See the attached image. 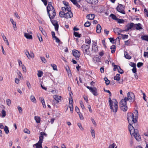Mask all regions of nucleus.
I'll list each match as a JSON object with an SVG mask.
<instances>
[{
  "mask_svg": "<svg viewBox=\"0 0 148 148\" xmlns=\"http://www.w3.org/2000/svg\"><path fill=\"white\" fill-rule=\"evenodd\" d=\"M51 66L52 67L53 69L54 70H57V66L54 64H51Z\"/></svg>",
  "mask_w": 148,
  "mask_h": 148,
  "instance_id": "nucleus-47",
  "label": "nucleus"
},
{
  "mask_svg": "<svg viewBox=\"0 0 148 148\" xmlns=\"http://www.w3.org/2000/svg\"><path fill=\"white\" fill-rule=\"evenodd\" d=\"M125 7L124 5L119 3L118 5L116 7V10L118 12L121 13L125 14V13L124 11Z\"/></svg>",
  "mask_w": 148,
  "mask_h": 148,
  "instance_id": "nucleus-5",
  "label": "nucleus"
},
{
  "mask_svg": "<svg viewBox=\"0 0 148 148\" xmlns=\"http://www.w3.org/2000/svg\"><path fill=\"white\" fill-rule=\"evenodd\" d=\"M134 24L132 23L130 24H128L125 27L126 29L124 30L125 31L127 32L130 29L134 27Z\"/></svg>",
  "mask_w": 148,
  "mask_h": 148,
  "instance_id": "nucleus-10",
  "label": "nucleus"
},
{
  "mask_svg": "<svg viewBox=\"0 0 148 148\" xmlns=\"http://www.w3.org/2000/svg\"><path fill=\"white\" fill-rule=\"evenodd\" d=\"M4 131L6 134H8L9 132L8 128L7 126H5L4 128Z\"/></svg>",
  "mask_w": 148,
  "mask_h": 148,
  "instance_id": "nucleus-35",
  "label": "nucleus"
},
{
  "mask_svg": "<svg viewBox=\"0 0 148 148\" xmlns=\"http://www.w3.org/2000/svg\"><path fill=\"white\" fill-rule=\"evenodd\" d=\"M134 27H136V29L137 30H140L143 29L142 27V25L140 23L134 24Z\"/></svg>",
  "mask_w": 148,
  "mask_h": 148,
  "instance_id": "nucleus-18",
  "label": "nucleus"
},
{
  "mask_svg": "<svg viewBox=\"0 0 148 148\" xmlns=\"http://www.w3.org/2000/svg\"><path fill=\"white\" fill-rule=\"evenodd\" d=\"M25 54L26 55V56H27V58H29V55L30 53H29V51L27 50H26L25 51Z\"/></svg>",
  "mask_w": 148,
  "mask_h": 148,
  "instance_id": "nucleus-49",
  "label": "nucleus"
},
{
  "mask_svg": "<svg viewBox=\"0 0 148 148\" xmlns=\"http://www.w3.org/2000/svg\"><path fill=\"white\" fill-rule=\"evenodd\" d=\"M127 98L130 102H134L135 99V98L134 94L131 92H128L127 94Z\"/></svg>",
  "mask_w": 148,
  "mask_h": 148,
  "instance_id": "nucleus-4",
  "label": "nucleus"
},
{
  "mask_svg": "<svg viewBox=\"0 0 148 148\" xmlns=\"http://www.w3.org/2000/svg\"><path fill=\"white\" fill-rule=\"evenodd\" d=\"M120 28H115L114 29V33H116L120 32Z\"/></svg>",
  "mask_w": 148,
  "mask_h": 148,
  "instance_id": "nucleus-43",
  "label": "nucleus"
},
{
  "mask_svg": "<svg viewBox=\"0 0 148 148\" xmlns=\"http://www.w3.org/2000/svg\"><path fill=\"white\" fill-rule=\"evenodd\" d=\"M90 47L89 45H83L81 47V49L83 51L84 55L86 54L90 56L91 53L89 50Z\"/></svg>",
  "mask_w": 148,
  "mask_h": 148,
  "instance_id": "nucleus-3",
  "label": "nucleus"
},
{
  "mask_svg": "<svg viewBox=\"0 0 148 148\" xmlns=\"http://www.w3.org/2000/svg\"><path fill=\"white\" fill-rule=\"evenodd\" d=\"M91 23L89 21H87L84 24V26L85 27H88L90 26Z\"/></svg>",
  "mask_w": 148,
  "mask_h": 148,
  "instance_id": "nucleus-40",
  "label": "nucleus"
},
{
  "mask_svg": "<svg viewBox=\"0 0 148 148\" xmlns=\"http://www.w3.org/2000/svg\"><path fill=\"white\" fill-rule=\"evenodd\" d=\"M79 103L81 107L82 108V109H83L84 108V105L82 101H80Z\"/></svg>",
  "mask_w": 148,
  "mask_h": 148,
  "instance_id": "nucleus-53",
  "label": "nucleus"
},
{
  "mask_svg": "<svg viewBox=\"0 0 148 148\" xmlns=\"http://www.w3.org/2000/svg\"><path fill=\"white\" fill-rule=\"evenodd\" d=\"M121 75L120 74H117L114 78V80H116L117 81H119L120 80Z\"/></svg>",
  "mask_w": 148,
  "mask_h": 148,
  "instance_id": "nucleus-26",
  "label": "nucleus"
},
{
  "mask_svg": "<svg viewBox=\"0 0 148 148\" xmlns=\"http://www.w3.org/2000/svg\"><path fill=\"white\" fill-rule=\"evenodd\" d=\"M74 35L76 37H80L81 35L79 34L78 33L74 32Z\"/></svg>",
  "mask_w": 148,
  "mask_h": 148,
  "instance_id": "nucleus-39",
  "label": "nucleus"
},
{
  "mask_svg": "<svg viewBox=\"0 0 148 148\" xmlns=\"http://www.w3.org/2000/svg\"><path fill=\"white\" fill-rule=\"evenodd\" d=\"M53 98L56 101L57 104L59 103L60 101L61 100V97L57 95H55L53 97Z\"/></svg>",
  "mask_w": 148,
  "mask_h": 148,
  "instance_id": "nucleus-17",
  "label": "nucleus"
},
{
  "mask_svg": "<svg viewBox=\"0 0 148 148\" xmlns=\"http://www.w3.org/2000/svg\"><path fill=\"white\" fill-rule=\"evenodd\" d=\"M42 143L38 142L34 144V146H35L36 148H42Z\"/></svg>",
  "mask_w": 148,
  "mask_h": 148,
  "instance_id": "nucleus-24",
  "label": "nucleus"
},
{
  "mask_svg": "<svg viewBox=\"0 0 148 148\" xmlns=\"http://www.w3.org/2000/svg\"><path fill=\"white\" fill-rule=\"evenodd\" d=\"M72 53L73 56L75 57L76 58H78L80 55V52L76 50L73 51Z\"/></svg>",
  "mask_w": 148,
  "mask_h": 148,
  "instance_id": "nucleus-11",
  "label": "nucleus"
},
{
  "mask_svg": "<svg viewBox=\"0 0 148 148\" xmlns=\"http://www.w3.org/2000/svg\"><path fill=\"white\" fill-rule=\"evenodd\" d=\"M110 16L114 20H116L118 19L116 16L113 14H111L110 15Z\"/></svg>",
  "mask_w": 148,
  "mask_h": 148,
  "instance_id": "nucleus-34",
  "label": "nucleus"
},
{
  "mask_svg": "<svg viewBox=\"0 0 148 148\" xmlns=\"http://www.w3.org/2000/svg\"><path fill=\"white\" fill-rule=\"evenodd\" d=\"M120 108L123 111H126L127 109V105H120Z\"/></svg>",
  "mask_w": 148,
  "mask_h": 148,
  "instance_id": "nucleus-21",
  "label": "nucleus"
},
{
  "mask_svg": "<svg viewBox=\"0 0 148 148\" xmlns=\"http://www.w3.org/2000/svg\"><path fill=\"white\" fill-rule=\"evenodd\" d=\"M42 61L44 63H46L47 62V60L45 58L40 57Z\"/></svg>",
  "mask_w": 148,
  "mask_h": 148,
  "instance_id": "nucleus-51",
  "label": "nucleus"
},
{
  "mask_svg": "<svg viewBox=\"0 0 148 148\" xmlns=\"http://www.w3.org/2000/svg\"><path fill=\"white\" fill-rule=\"evenodd\" d=\"M109 39L110 40V42H111L112 44L115 43V40L113 38H109Z\"/></svg>",
  "mask_w": 148,
  "mask_h": 148,
  "instance_id": "nucleus-45",
  "label": "nucleus"
},
{
  "mask_svg": "<svg viewBox=\"0 0 148 148\" xmlns=\"http://www.w3.org/2000/svg\"><path fill=\"white\" fill-rule=\"evenodd\" d=\"M38 73L37 74V75L38 77H41L43 74L42 72V71H38Z\"/></svg>",
  "mask_w": 148,
  "mask_h": 148,
  "instance_id": "nucleus-37",
  "label": "nucleus"
},
{
  "mask_svg": "<svg viewBox=\"0 0 148 148\" xmlns=\"http://www.w3.org/2000/svg\"><path fill=\"white\" fill-rule=\"evenodd\" d=\"M73 16V14L71 11L67 12L65 13L64 17L68 18L72 17Z\"/></svg>",
  "mask_w": 148,
  "mask_h": 148,
  "instance_id": "nucleus-13",
  "label": "nucleus"
},
{
  "mask_svg": "<svg viewBox=\"0 0 148 148\" xmlns=\"http://www.w3.org/2000/svg\"><path fill=\"white\" fill-rule=\"evenodd\" d=\"M100 58L98 55H96L93 58V60L95 62H99L100 60Z\"/></svg>",
  "mask_w": 148,
  "mask_h": 148,
  "instance_id": "nucleus-22",
  "label": "nucleus"
},
{
  "mask_svg": "<svg viewBox=\"0 0 148 148\" xmlns=\"http://www.w3.org/2000/svg\"><path fill=\"white\" fill-rule=\"evenodd\" d=\"M143 64V63L139 62L137 64V66L139 68L142 66Z\"/></svg>",
  "mask_w": 148,
  "mask_h": 148,
  "instance_id": "nucleus-50",
  "label": "nucleus"
},
{
  "mask_svg": "<svg viewBox=\"0 0 148 148\" xmlns=\"http://www.w3.org/2000/svg\"><path fill=\"white\" fill-rule=\"evenodd\" d=\"M141 39L143 40L148 41V36L143 35L141 37Z\"/></svg>",
  "mask_w": 148,
  "mask_h": 148,
  "instance_id": "nucleus-28",
  "label": "nucleus"
},
{
  "mask_svg": "<svg viewBox=\"0 0 148 148\" xmlns=\"http://www.w3.org/2000/svg\"><path fill=\"white\" fill-rule=\"evenodd\" d=\"M130 65L131 66L133 67V68L136 67V64L132 63V62H130Z\"/></svg>",
  "mask_w": 148,
  "mask_h": 148,
  "instance_id": "nucleus-57",
  "label": "nucleus"
},
{
  "mask_svg": "<svg viewBox=\"0 0 148 148\" xmlns=\"http://www.w3.org/2000/svg\"><path fill=\"white\" fill-rule=\"evenodd\" d=\"M108 102L111 110L114 112H116L118 108L117 101L115 99H113L112 100L111 98L109 97Z\"/></svg>",
  "mask_w": 148,
  "mask_h": 148,
  "instance_id": "nucleus-1",
  "label": "nucleus"
},
{
  "mask_svg": "<svg viewBox=\"0 0 148 148\" xmlns=\"http://www.w3.org/2000/svg\"><path fill=\"white\" fill-rule=\"evenodd\" d=\"M116 21H117L118 23H124L125 22V21L124 20L122 19H119L118 18L116 20Z\"/></svg>",
  "mask_w": 148,
  "mask_h": 148,
  "instance_id": "nucleus-41",
  "label": "nucleus"
},
{
  "mask_svg": "<svg viewBox=\"0 0 148 148\" xmlns=\"http://www.w3.org/2000/svg\"><path fill=\"white\" fill-rule=\"evenodd\" d=\"M75 110L76 112L77 113H80L79 112V108L77 107V106L75 107Z\"/></svg>",
  "mask_w": 148,
  "mask_h": 148,
  "instance_id": "nucleus-62",
  "label": "nucleus"
},
{
  "mask_svg": "<svg viewBox=\"0 0 148 148\" xmlns=\"http://www.w3.org/2000/svg\"><path fill=\"white\" fill-rule=\"evenodd\" d=\"M86 43L90 45V44L91 43V40L90 38L86 39L85 41Z\"/></svg>",
  "mask_w": 148,
  "mask_h": 148,
  "instance_id": "nucleus-38",
  "label": "nucleus"
},
{
  "mask_svg": "<svg viewBox=\"0 0 148 148\" xmlns=\"http://www.w3.org/2000/svg\"><path fill=\"white\" fill-rule=\"evenodd\" d=\"M34 119L37 123H40V117L38 116H35Z\"/></svg>",
  "mask_w": 148,
  "mask_h": 148,
  "instance_id": "nucleus-29",
  "label": "nucleus"
},
{
  "mask_svg": "<svg viewBox=\"0 0 148 148\" xmlns=\"http://www.w3.org/2000/svg\"><path fill=\"white\" fill-rule=\"evenodd\" d=\"M102 43L104 46V47L105 48H106L107 47L106 46V44L105 41V40H103L101 41Z\"/></svg>",
  "mask_w": 148,
  "mask_h": 148,
  "instance_id": "nucleus-55",
  "label": "nucleus"
},
{
  "mask_svg": "<svg viewBox=\"0 0 148 148\" xmlns=\"http://www.w3.org/2000/svg\"><path fill=\"white\" fill-rule=\"evenodd\" d=\"M55 10L53 7L51 3L48 4L47 7V12L50 19H51V15L50 14V12H52L53 10Z\"/></svg>",
  "mask_w": 148,
  "mask_h": 148,
  "instance_id": "nucleus-6",
  "label": "nucleus"
},
{
  "mask_svg": "<svg viewBox=\"0 0 148 148\" xmlns=\"http://www.w3.org/2000/svg\"><path fill=\"white\" fill-rule=\"evenodd\" d=\"M132 72L133 73H136V67L133 68L132 69Z\"/></svg>",
  "mask_w": 148,
  "mask_h": 148,
  "instance_id": "nucleus-63",
  "label": "nucleus"
},
{
  "mask_svg": "<svg viewBox=\"0 0 148 148\" xmlns=\"http://www.w3.org/2000/svg\"><path fill=\"white\" fill-rule=\"evenodd\" d=\"M24 132L25 133H27V134H30V132L27 129H25L24 130Z\"/></svg>",
  "mask_w": 148,
  "mask_h": 148,
  "instance_id": "nucleus-48",
  "label": "nucleus"
},
{
  "mask_svg": "<svg viewBox=\"0 0 148 148\" xmlns=\"http://www.w3.org/2000/svg\"><path fill=\"white\" fill-rule=\"evenodd\" d=\"M17 73V74L19 76L20 79L22 75V74L21 73V72L19 71H18Z\"/></svg>",
  "mask_w": 148,
  "mask_h": 148,
  "instance_id": "nucleus-59",
  "label": "nucleus"
},
{
  "mask_svg": "<svg viewBox=\"0 0 148 148\" xmlns=\"http://www.w3.org/2000/svg\"><path fill=\"white\" fill-rule=\"evenodd\" d=\"M122 39L124 40L127 38L128 37V36L126 34H121Z\"/></svg>",
  "mask_w": 148,
  "mask_h": 148,
  "instance_id": "nucleus-44",
  "label": "nucleus"
},
{
  "mask_svg": "<svg viewBox=\"0 0 148 148\" xmlns=\"http://www.w3.org/2000/svg\"><path fill=\"white\" fill-rule=\"evenodd\" d=\"M18 109L20 113H22L23 111L22 108L19 106L18 107Z\"/></svg>",
  "mask_w": 148,
  "mask_h": 148,
  "instance_id": "nucleus-52",
  "label": "nucleus"
},
{
  "mask_svg": "<svg viewBox=\"0 0 148 148\" xmlns=\"http://www.w3.org/2000/svg\"><path fill=\"white\" fill-rule=\"evenodd\" d=\"M77 125H78V126L79 127V128L81 130H83L84 129V128L82 127L81 123H78L77 124Z\"/></svg>",
  "mask_w": 148,
  "mask_h": 148,
  "instance_id": "nucleus-60",
  "label": "nucleus"
},
{
  "mask_svg": "<svg viewBox=\"0 0 148 148\" xmlns=\"http://www.w3.org/2000/svg\"><path fill=\"white\" fill-rule=\"evenodd\" d=\"M128 100V99L126 97L122 99L120 102V105H127V101Z\"/></svg>",
  "mask_w": 148,
  "mask_h": 148,
  "instance_id": "nucleus-14",
  "label": "nucleus"
},
{
  "mask_svg": "<svg viewBox=\"0 0 148 148\" xmlns=\"http://www.w3.org/2000/svg\"><path fill=\"white\" fill-rule=\"evenodd\" d=\"M127 118L129 124H133L135 123L137 121V116H134L132 113L128 114L127 115Z\"/></svg>",
  "mask_w": 148,
  "mask_h": 148,
  "instance_id": "nucleus-2",
  "label": "nucleus"
},
{
  "mask_svg": "<svg viewBox=\"0 0 148 148\" xmlns=\"http://www.w3.org/2000/svg\"><path fill=\"white\" fill-rule=\"evenodd\" d=\"M115 144L114 143H113L112 144L110 145L108 147V148H114Z\"/></svg>",
  "mask_w": 148,
  "mask_h": 148,
  "instance_id": "nucleus-58",
  "label": "nucleus"
},
{
  "mask_svg": "<svg viewBox=\"0 0 148 148\" xmlns=\"http://www.w3.org/2000/svg\"><path fill=\"white\" fill-rule=\"evenodd\" d=\"M1 36L4 41H6V40H8L7 38H6L5 36H4L3 33L1 34Z\"/></svg>",
  "mask_w": 148,
  "mask_h": 148,
  "instance_id": "nucleus-61",
  "label": "nucleus"
},
{
  "mask_svg": "<svg viewBox=\"0 0 148 148\" xmlns=\"http://www.w3.org/2000/svg\"><path fill=\"white\" fill-rule=\"evenodd\" d=\"M30 100L33 102L36 103V99L34 96L33 95H32L30 97Z\"/></svg>",
  "mask_w": 148,
  "mask_h": 148,
  "instance_id": "nucleus-30",
  "label": "nucleus"
},
{
  "mask_svg": "<svg viewBox=\"0 0 148 148\" xmlns=\"http://www.w3.org/2000/svg\"><path fill=\"white\" fill-rule=\"evenodd\" d=\"M6 102L7 105L8 106H10L11 103V101L10 99H7L6 100Z\"/></svg>",
  "mask_w": 148,
  "mask_h": 148,
  "instance_id": "nucleus-56",
  "label": "nucleus"
},
{
  "mask_svg": "<svg viewBox=\"0 0 148 148\" xmlns=\"http://www.w3.org/2000/svg\"><path fill=\"white\" fill-rule=\"evenodd\" d=\"M90 129L92 136L94 138H95V131L92 127H90Z\"/></svg>",
  "mask_w": 148,
  "mask_h": 148,
  "instance_id": "nucleus-27",
  "label": "nucleus"
},
{
  "mask_svg": "<svg viewBox=\"0 0 148 148\" xmlns=\"http://www.w3.org/2000/svg\"><path fill=\"white\" fill-rule=\"evenodd\" d=\"M92 51L94 52H97L98 51V47L97 46V43L94 42L92 43Z\"/></svg>",
  "mask_w": 148,
  "mask_h": 148,
  "instance_id": "nucleus-9",
  "label": "nucleus"
},
{
  "mask_svg": "<svg viewBox=\"0 0 148 148\" xmlns=\"http://www.w3.org/2000/svg\"><path fill=\"white\" fill-rule=\"evenodd\" d=\"M66 11L67 12L71 11V8L69 6H66Z\"/></svg>",
  "mask_w": 148,
  "mask_h": 148,
  "instance_id": "nucleus-54",
  "label": "nucleus"
},
{
  "mask_svg": "<svg viewBox=\"0 0 148 148\" xmlns=\"http://www.w3.org/2000/svg\"><path fill=\"white\" fill-rule=\"evenodd\" d=\"M132 135H133L134 137L136 140L138 141H139L140 140V135L137 133V131L134 133V134H132Z\"/></svg>",
  "mask_w": 148,
  "mask_h": 148,
  "instance_id": "nucleus-16",
  "label": "nucleus"
},
{
  "mask_svg": "<svg viewBox=\"0 0 148 148\" xmlns=\"http://www.w3.org/2000/svg\"><path fill=\"white\" fill-rule=\"evenodd\" d=\"M97 89L96 87H92L90 91L95 96H97L98 94L97 92Z\"/></svg>",
  "mask_w": 148,
  "mask_h": 148,
  "instance_id": "nucleus-15",
  "label": "nucleus"
},
{
  "mask_svg": "<svg viewBox=\"0 0 148 148\" xmlns=\"http://www.w3.org/2000/svg\"><path fill=\"white\" fill-rule=\"evenodd\" d=\"M1 116L2 117H5V116H6V112L3 109H2V111H1Z\"/></svg>",
  "mask_w": 148,
  "mask_h": 148,
  "instance_id": "nucleus-32",
  "label": "nucleus"
},
{
  "mask_svg": "<svg viewBox=\"0 0 148 148\" xmlns=\"http://www.w3.org/2000/svg\"><path fill=\"white\" fill-rule=\"evenodd\" d=\"M118 71L120 74H123V71L121 69H118Z\"/></svg>",
  "mask_w": 148,
  "mask_h": 148,
  "instance_id": "nucleus-64",
  "label": "nucleus"
},
{
  "mask_svg": "<svg viewBox=\"0 0 148 148\" xmlns=\"http://www.w3.org/2000/svg\"><path fill=\"white\" fill-rule=\"evenodd\" d=\"M41 103L44 108H46V106L45 104V101L44 99H41Z\"/></svg>",
  "mask_w": 148,
  "mask_h": 148,
  "instance_id": "nucleus-46",
  "label": "nucleus"
},
{
  "mask_svg": "<svg viewBox=\"0 0 148 148\" xmlns=\"http://www.w3.org/2000/svg\"><path fill=\"white\" fill-rule=\"evenodd\" d=\"M124 56L125 58L129 60L132 57L129 55L127 52H126Z\"/></svg>",
  "mask_w": 148,
  "mask_h": 148,
  "instance_id": "nucleus-31",
  "label": "nucleus"
},
{
  "mask_svg": "<svg viewBox=\"0 0 148 148\" xmlns=\"http://www.w3.org/2000/svg\"><path fill=\"white\" fill-rule=\"evenodd\" d=\"M104 79V80L105 81L106 84V85H108L110 84V81L108 79L107 77H105Z\"/></svg>",
  "mask_w": 148,
  "mask_h": 148,
  "instance_id": "nucleus-36",
  "label": "nucleus"
},
{
  "mask_svg": "<svg viewBox=\"0 0 148 148\" xmlns=\"http://www.w3.org/2000/svg\"><path fill=\"white\" fill-rule=\"evenodd\" d=\"M86 1L89 3L91 4H95L98 3V0H86Z\"/></svg>",
  "mask_w": 148,
  "mask_h": 148,
  "instance_id": "nucleus-20",
  "label": "nucleus"
},
{
  "mask_svg": "<svg viewBox=\"0 0 148 148\" xmlns=\"http://www.w3.org/2000/svg\"><path fill=\"white\" fill-rule=\"evenodd\" d=\"M95 17L94 14H90L86 16V18L89 20H93Z\"/></svg>",
  "mask_w": 148,
  "mask_h": 148,
  "instance_id": "nucleus-19",
  "label": "nucleus"
},
{
  "mask_svg": "<svg viewBox=\"0 0 148 148\" xmlns=\"http://www.w3.org/2000/svg\"><path fill=\"white\" fill-rule=\"evenodd\" d=\"M52 16L51 17V19H53L54 18L55 16L56 15V13L55 10H53V11L52 12Z\"/></svg>",
  "mask_w": 148,
  "mask_h": 148,
  "instance_id": "nucleus-33",
  "label": "nucleus"
},
{
  "mask_svg": "<svg viewBox=\"0 0 148 148\" xmlns=\"http://www.w3.org/2000/svg\"><path fill=\"white\" fill-rule=\"evenodd\" d=\"M52 24L54 26L55 29L56 31H58L59 25L57 21L56 20H52L50 19Z\"/></svg>",
  "mask_w": 148,
  "mask_h": 148,
  "instance_id": "nucleus-8",
  "label": "nucleus"
},
{
  "mask_svg": "<svg viewBox=\"0 0 148 148\" xmlns=\"http://www.w3.org/2000/svg\"><path fill=\"white\" fill-rule=\"evenodd\" d=\"M24 36L27 38L32 39V36L31 35L29 34L28 33H25Z\"/></svg>",
  "mask_w": 148,
  "mask_h": 148,
  "instance_id": "nucleus-25",
  "label": "nucleus"
},
{
  "mask_svg": "<svg viewBox=\"0 0 148 148\" xmlns=\"http://www.w3.org/2000/svg\"><path fill=\"white\" fill-rule=\"evenodd\" d=\"M62 11H61L59 13L60 16L61 18L64 17L65 12H66V7H62Z\"/></svg>",
  "mask_w": 148,
  "mask_h": 148,
  "instance_id": "nucleus-12",
  "label": "nucleus"
},
{
  "mask_svg": "<svg viewBox=\"0 0 148 148\" xmlns=\"http://www.w3.org/2000/svg\"><path fill=\"white\" fill-rule=\"evenodd\" d=\"M128 128L130 134L131 135L132 134H134L137 131V129H135L134 127L132 125L131 123H130L128 125Z\"/></svg>",
  "mask_w": 148,
  "mask_h": 148,
  "instance_id": "nucleus-7",
  "label": "nucleus"
},
{
  "mask_svg": "<svg viewBox=\"0 0 148 148\" xmlns=\"http://www.w3.org/2000/svg\"><path fill=\"white\" fill-rule=\"evenodd\" d=\"M96 32L98 33H100L101 31V28L99 24H98L96 27Z\"/></svg>",
  "mask_w": 148,
  "mask_h": 148,
  "instance_id": "nucleus-23",
  "label": "nucleus"
},
{
  "mask_svg": "<svg viewBox=\"0 0 148 148\" xmlns=\"http://www.w3.org/2000/svg\"><path fill=\"white\" fill-rule=\"evenodd\" d=\"M44 137L40 135L39 136V140L38 142L42 143Z\"/></svg>",
  "mask_w": 148,
  "mask_h": 148,
  "instance_id": "nucleus-42",
  "label": "nucleus"
}]
</instances>
